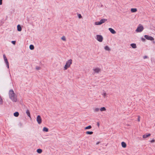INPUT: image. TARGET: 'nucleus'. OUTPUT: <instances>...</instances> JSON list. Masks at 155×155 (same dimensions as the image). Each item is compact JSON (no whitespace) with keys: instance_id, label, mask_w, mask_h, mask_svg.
<instances>
[{"instance_id":"1","label":"nucleus","mask_w":155,"mask_h":155,"mask_svg":"<svg viewBox=\"0 0 155 155\" xmlns=\"http://www.w3.org/2000/svg\"><path fill=\"white\" fill-rule=\"evenodd\" d=\"M72 63V60L70 59L67 61L66 64L64 67V70H67L68 68H69Z\"/></svg>"},{"instance_id":"2","label":"nucleus","mask_w":155,"mask_h":155,"mask_svg":"<svg viewBox=\"0 0 155 155\" xmlns=\"http://www.w3.org/2000/svg\"><path fill=\"white\" fill-rule=\"evenodd\" d=\"M103 37L102 35H96V39L99 42H102L103 40Z\"/></svg>"},{"instance_id":"3","label":"nucleus","mask_w":155,"mask_h":155,"mask_svg":"<svg viewBox=\"0 0 155 155\" xmlns=\"http://www.w3.org/2000/svg\"><path fill=\"white\" fill-rule=\"evenodd\" d=\"M9 98L13 102H16L18 101L17 96L16 94L12 96V97H10Z\"/></svg>"},{"instance_id":"4","label":"nucleus","mask_w":155,"mask_h":155,"mask_svg":"<svg viewBox=\"0 0 155 155\" xmlns=\"http://www.w3.org/2000/svg\"><path fill=\"white\" fill-rule=\"evenodd\" d=\"M143 27L142 25L139 26L136 29V31L137 32H141L143 31Z\"/></svg>"},{"instance_id":"5","label":"nucleus","mask_w":155,"mask_h":155,"mask_svg":"<svg viewBox=\"0 0 155 155\" xmlns=\"http://www.w3.org/2000/svg\"><path fill=\"white\" fill-rule=\"evenodd\" d=\"M36 120L38 124H41L42 122V119L40 115H38L37 116Z\"/></svg>"},{"instance_id":"6","label":"nucleus","mask_w":155,"mask_h":155,"mask_svg":"<svg viewBox=\"0 0 155 155\" xmlns=\"http://www.w3.org/2000/svg\"><path fill=\"white\" fill-rule=\"evenodd\" d=\"M144 37L146 39L148 40H150V41H153L154 40V39L153 37L148 35H145Z\"/></svg>"},{"instance_id":"7","label":"nucleus","mask_w":155,"mask_h":155,"mask_svg":"<svg viewBox=\"0 0 155 155\" xmlns=\"http://www.w3.org/2000/svg\"><path fill=\"white\" fill-rule=\"evenodd\" d=\"M8 94L9 97H12V96H13L15 94L14 91L12 89H11L9 90Z\"/></svg>"},{"instance_id":"8","label":"nucleus","mask_w":155,"mask_h":155,"mask_svg":"<svg viewBox=\"0 0 155 155\" xmlns=\"http://www.w3.org/2000/svg\"><path fill=\"white\" fill-rule=\"evenodd\" d=\"M93 70L94 71L95 73H99V72H100L101 71V69L98 68H94Z\"/></svg>"},{"instance_id":"9","label":"nucleus","mask_w":155,"mask_h":155,"mask_svg":"<svg viewBox=\"0 0 155 155\" xmlns=\"http://www.w3.org/2000/svg\"><path fill=\"white\" fill-rule=\"evenodd\" d=\"M109 31L113 34H115L116 33L115 31L111 28H109Z\"/></svg>"},{"instance_id":"10","label":"nucleus","mask_w":155,"mask_h":155,"mask_svg":"<svg viewBox=\"0 0 155 155\" xmlns=\"http://www.w3.org/2000/svg\"><path fill=\"white\" fill-rule=\"evenodd\" d=\"M151 135V134H146L143 135V138H146L149 136H150Z\"/></svg>"},{"instance_id":"11","label":"nucleus","mask_w":155,"mask_h":155,"mask_svg":"<svg viewBox=\"0 0 155 155\" xmlns=\"http://www.w3.org/2000/svg\"><path fill=\"white\" fill-rule=\"evenodd\" d=\"M17 30L18 31H21V28L20 25H18L17 26Z\"/></svg>"},{"instance_id":"12","label":"nucleus","mask_w":155,"mask_h":155,"mask_svg":"<svg viewBox=\"0 0 155 155\" xmlns=\"http://www.w3.org/2000/svg\"><path fill=\"white\" fill-rule=\"evenodd\" d=\"M102 95H103L104 98H105L106 97L107 94L104 91H103Z\"/></svg>"},{"instance_id":"13","label":"nucleus","mask_w":155,"mask_h":155,"mask_svg":"<svg viewBox=\"0 0 155 155\" xmlns=\"http://www.w3.org/2000/svg\"><path fill=\"white\" fill-rule=\"evenodd\" d=\"M107 21V19H102L101 20H100V21L101 22V24L104 22H105V21Z\"/></svg>"},{"instance_id":"14","label":"nucleus","mask_w":155,"mask_h":155,"mask_svg":"<svg viewBox=\"0 0 155 155\" xmlns=\"http://www.w3.org/2000/svg\"><path fill=\"white\" fill-rule=\"evenodd\" d=\"M130 46L133 48H137V46H136V44H134V43L131 44H130Z\"/></svg>"},{"instance_id":"15","label":"nucleus","mask_w":155,"mask_h":155,"mask_svg":"<svg viewBox=\"0 0 155 155\" xmlns=\"http://www.w3.org/2000/svg\"><path fill=\"white\" fill-rule=\"evenodd\" d=\"M121 145L122 147L124 148H125L126 147V143L124 142H122Z\"/></svg>"},{"instance_id":"16","label":"nucleus","mask_w":155,"mask_h":155,"mask_svg":"<svg viewBox=\"0 0 155 155\" xmlns=\"http://www.w3.org/2000/svg\"><path fill=\"white\" fill-rule=\"evenodd\" d=\"M26 113L27 114V115L30 117H31V115H30V111L28 109L26 111Z\"/></svg>"},{"instance_id":"17","label":"nucleus","mask_w":155,"mask_h":155,"mask_svg":"<svg viewBox=\"0 0 155 155\" xmlns=\"http://www.w3.org/2000/svg\"><path fill=\"white\" fill-rule=\"evenodd\" d=\"M137 11V10L136 8H132L131 9V11L132 12H136Z\"/></svg>"},{"instance_id":"18","label":"nucleus","mask_w":155,"mask_h":155,"mask_svg":"<svg viewBox=\"0 0 155 155\" xmlns=\"http://www.w3.org/2000/svg\"><path fill=\"white\" fill-rule=\"evenodd\" d=\"M19 115V113L18 112H16L14 113V115L16 117H18Z\"/></svg>"},{"instance_id":"19","label":"nucleus","mask_w":155,"mask_h":155,"mask_svg":"<svg viewBox=\"0 0 155 155\" xmlns=\"http://www.w3.org/2000/svg\"><path fill=\"white\" fill-rule=\"evenodd\" d=\"M43 130L44 131L47 132L48 131V129L46 127H44L43 128Z\"/></svg>"},{"instance_id":"20","label":"nucleus","mask_w":155,"mask_h":155,"mask_svg":"<svg viewBox=\"0 0 155 155\" xmlns=\"http://www.w3.org/2000/svg\"><path fill=\"white\" fill-rule=\"evenodd\" d=\"M86 133L87 134L91 135L93 134V132L92 131H87L86 132Z\"/></svg>"},{"instance_id":"21","label":"nucleus","mask_w":155,"mask_h":155,"mask_svg":"<svg viewBox=\"0 0 155 155\" xmlns=\"http://www.w3.org/2000/svg\"><path fill=\"white\" fill-rule=\"evenodd\" d=\"M104 49L106 50L109 51L110 50V48L108 46H106L104 47Z\"/></svg>"},{"instance_id":"22","label":"nucleus","mask_w":155,"mask_h":155,"mask_svg":"<svg viewBox=\"0 0 155 155\" xmlns=\"http://www.w3.org/2000/svg\"><path fill=\"white\" fill-rule=\"evenodd\" d=\"M37 151L38 153H41L42 152V150L40 149H38L37 150Z\"/></svg>"},{"instance_id":"23","label":"nucleus","mask_w":155,"mask_h":155,"mask_svg":"<svg viewBox=\"0 0 155 155\" xmlns=\"http://www.w3.org/2000/svg\"><path fill=\"white\" fill-rule=\"evenodd\" d=\"M92 128V127L91 125H89L87 127H86L84 129L85 130H87V129H90Z\"/></svg>"},{"instance_id":"24","label":"nucleus","mask_w":155,"mask_h":155,"mask_svg":"<svg viewBox=\"0 0 155 155\" xmlns=\"http://www.w3.org/2000/svg\"><path fill=\"white\" fill-rule=\"evenodd\" d=\"M29 48L31 50H33L34 48V46L33 45H31L29 46Z\"/></svg>"},{"instance_id":"25","label":"nucleus","mask_w":155,"mask_h":155,"mask_svg":"<svg viewBox=\"0 0 155 155\" xmlns=\"http://www.w3.org/2000/svg\"><path fill=\"white\" fill-rule=\"evenodd\" d=\"M100 110L101 111H104L106 110V109L105 107H103L101 108V109H100Z\"/></svg>"},{"instance_id":"26","label":"nucleus","mask_w":155,"mask_h":155,"mask_svg":"<svg viewBox=\"0 0 155 155\" xmlns=\"http://www.w3.org/2000/svg\"><path fill=\"white\" fill-rule=\"evenodd\" d=\"M95 24L96 25H101V23L100 21H96L95 22Z\"/></svg>"},{"instance_id":"27","label":"nucleus","mask_w":155,"mask_h":155,"mask_svg":"<svg viewBox=\"0 0 155 155\" xmlns=\"http://www.w3.org/2000/svg\"><path fill=\"white\" fill-rule=\"evenodd\" d=\"M100 110V109L98 108H96L94 109V111L95 112H97Z\"/></svg>"},{"instance_id":"28","label":"nucleus","mask_w":155,"mask_h":155,"mask_svg":"<svg viewBox=\"0 0 155 155\" xmlns=\"http://www.w3.org/2000/svg\"><path fill=\"white\" fill-rule=\"evenodd\" d=\"M61 39L64 41H65L66 40V38L64 36L62 37L61 38Z\"/></svg>"},{"instance_id":"29","label":"nucleus","mask_w":155,"mask_h":155,"mask_svg":"<svg viewBox=\"0 0 155 155\" xmlns=\"http://www.w3.org/2000/svg\"><path fill=\"white\" fill-rule=\"evenodd\" d=\"M5 62V63L6 64H8V61L7 59V58H6L4 59Z\"/></svg>"},{"instance_id":"30","label":"nucleus","mask_w":155,"mask_h":155,"mask_svg":"<svg viewBox=\"0 0 155 155\" xmlns=\"http://www.w3.org/2000/svg\"><path fill=\"white\" fill-rule=\"evenodd\" d=\"M12 43L14 45H15L16 43V41H12Z\"/></svg>"},{"instance_id":"31","label":"nucleus","mask_w":155,"mask_h":155,"mask_svg":"<svg viewBox=\"0 0 155 155\" xmlns=\"http://www.w3.org/2000/svg\"><path fill=\"white\" fill-rule=\"evenodd\" d=\"M78 17L79 18H81L82 17V16L80 14H79L78 15Z\"/></svg>"},{"instance_id":"32","label":"nucleus","mask_w":155,"mask_h":155,"mask_svg":"<svg viewBox=\"0 0 155 155\" xmlns=\"http://www.w3.org/2000/svg\"><path fill=\"white\" fill-rule=\"evenodd\" d=\"M40 67H38V66L36 67V69L37 70H39L40 69Z\"/></svg>"},{"instance_id":"33","label":"nucleus","mask_w":155,"mask_h":155,"mask_svg":"<svg viewBox=\"0 0 155 155\" xmlns=\"http://www.w3.org/2000/svg\"><path fill=\"white\" fill-rule=\"evenodd\" d=\"M141 40L142 41H145V39L144 38H141Z\"/></svg>"},{"instance_id":"34","label":"nucleus","mask_w":155,"mask_h":155,"mask_svg":"<svg viewBox=\"0 0 155 155\" xmlns=\"http://www.w3.org/2000/svg\"><path fill=\"white\" fill-rule=\"evenodd\" d=\"M6 65H7V67L8 68H9V63H8V64H6Z\"/></svg>"},{"instance_id":"35","label":"nucleus","mask_w":155,"mask_h":155,"mask_svg":"<svg viewBox=\"0 0 155 155\" xmlns=\"http://www.w3.org/2000/svg\"><path fill=\"white\" fill-rule=\"evenodd\" d=\"M137 120L139 122L140 121V117L139 116L138 117Z\"/></svg>"},{"instance_id":"36","label":"nucleus","mask_w":155,"mask_h":155,"mask_svg":"<svg viewBox=\"0 0 155 155\" xmlns=\"http://www.w3.org/2000/svg\"><path fill=\"white\" fill-rule=\"evenodd\" d=\"M2 0H0V5H2Z\"/></svg>"},{"instance_id":"37","label":"nucleus","mask_w":155,"mask_h":155,"mask_svg":"<svg viewBox=\"0 0 155 155\" xmlns=\"http://www.w3.org/2000/svg\"><path fill=\"white\" fill-rule=\"evenodd\" d=\"M3 57H4V59H5L6 58H7L5 54L3 55Z\"/></svg>"},{"instance_id":"38","label":"nucleus","mask_w":155,"mask_h":155,"mask_svg":"<svg viewBox=\"0 0 155 155\" xmlns=\"http://www.w3.org/2000/svg\"><path fill=\"white\" fill-rule=\"evenodd\" d=\"M155 142V140H151V141H150V142L152 143H153L154 142Z\"/></svg>"},{"instance_id":"39","label":"nucleus","mask_w":155,"mask_h":155,"mask_svg":"<svg viewBox=\"0 0 155 155\" xmlns=\"http://www.w3.org/2000/svg\"><path fill=\"white\" fill-rule=\"evenodd\" d=\"M147 58V56H145L143 57V58L144 59H145Z\"/></svg>"},{"instance_id":"40","label":"nucleus","mask_w":155,"mask_h":155,"mask_svg":"<svg viewBox=\"0 0 155 155\" xmlns=\"http://www.w3.org/2000/svg\"><path fill=\"white\" fill-rule=\"evenodd\" d=\"M100 143V142H97L96 143V145H98V144Z\"/></svg>"},{"instance_id":"41","label":"nucleus","mask_w":155,"mask_h":155,"mask_svg":"<svg viewBox=\"0 0 155 155\" xmlns=\"http://www.w3.org/2000/svg\"><path fill=\"white\" fill-rule=\"evenodd\" d=\"M97 125L98 127H99V125H100V124H99V123L98 122H97Z\"/></svg>"},{"instance_id":"42","label":"nucleus","mask_w":155,"mask_h":155,"mask_svg":"<svg viewBox=\"0 0 155 155\" xmlns=\"http://www.w3.org/2000/svg\"><path fill=\"white\" fill-rule=\"evenodd\" d=\"M153 44L155 43V41L154 40L153 41Z\"/></svg>"},{"instance_id":"43","label":"nucleus","mask_w":155,"mask_h":155,"mask_svg":"<svg viewBox=\"0 0 155 155\" xmlns=\"http://www.w3.org/2000/svg\"><path fill=\"white\" fill-rule=\"evenodd\" d=\"M20 124H21H21L20 123Z\"/></svg>"}]
</instances>
